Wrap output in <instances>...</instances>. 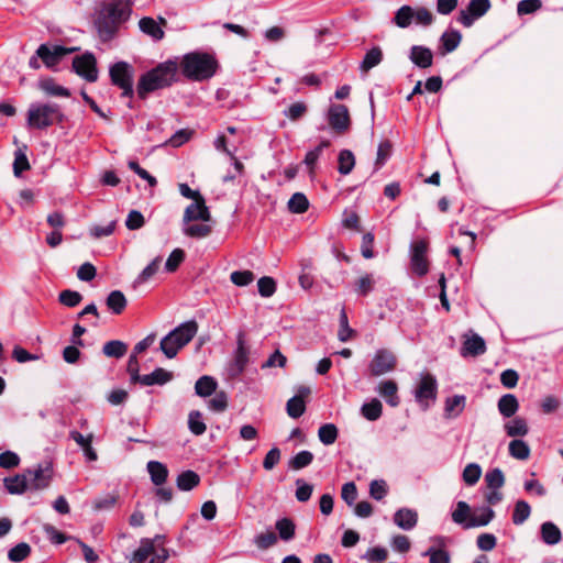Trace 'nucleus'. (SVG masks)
<instances>
[{
  "instance_id": "obj_5",
  "label": "nucleus",
  "mask_w": 563,
  "mask_h": 563,
  "mask_svg": "<svg viewBox=\"0 0 563 563\" xmlns=\"http://www.w3.org/2000/svg\"><path fill=\"white\" fill-rule=\"evenodd\" d=\"M197 332L198 323L196 320L183 322L161 340L159 350L167 358H174L195 338Z\"/></svg>"
},
{
  "instance_id": "obj_49",
  "label": "nucleus",
  "mask_w": 563,
  "mask_h": 563,
  "mask_svg": "<svg viewBox=\"0 0 563 563\" xmlns=\"http://www.w3.org/2000/svg\"><path fill=\"white\" fill-rule=\"evenodd\" d=\"M375 280L372 274H365L355 282V292L367 296L374 289Z\"/></svg>"
},
{
  "instance_id": "obj_18",
  "label": "nucleus",
  "mask_w": 563,
  "mask_h": 563,
  "mask_svg": "<svg viewBox=\"0 0 563 563\" xmlns=\"http://www.w3.org/2000/svg\"><path fill=\"white\" fill-rule=\"evenodd\" d=\"M486 352V343L485 340L476 334L472 333L470 336L467 334L464 335V341L460 351L461 356H479Z\"/></svg>"
},
{
  "instance_id": "obj_14",
  "label": "nucleus",
  "mask_w": 563,
  "mask_h": 563,
  "mask_svg": "<svg viewBox=\"0 0 563 563\" xmlns=\"http://www.w3.org/2000/svg\"><path fill=\"white\" fill-rule=\"evenodd\" d=\"M489 8V0H470L467 7L460 11L457 21L464 26H471L474 21L483 16Z\"/></svg>"
},
{
  "instance_id": "obj_46",
  "label": "nucleus",
  "mask_w": 563,
  "mask_h": 563,
  "mask_svg": "<svg viewBox=\"0 0 563 563\" xmlns=\"http://www.w3.org/2000/svg\"><path fill=\"white\" fill-rule=\"evenodd\" d=\"M30 553H31V547L25 542H21L9 550L8 559L11 562L18 563V562H22L23 560H25L30 555Z\"/></svg>"
},
{
  "instance_id": "obj_38",
  "label": "nucleus",
  "mask_w": 563,
  "mask_h": 563,
  "mask_svg": "<svg viewBox=\"0 0 563 563\" xmlns=\"http://www.w3.org/2000/svg\"><path fill=\"white\" fill-rule=\"evenodd\" d=\"M505 431L508 437H523L528 433L529 428L523 418L516 417L505 424Z\"/></svg>"
},
{
  "instance_id": "obj_45",
  "label": "nucleus",
  "mask_w": 563,
  "mask_h": 563,
  "mask_svg": "<svg viewBox=\"0 0 563 563\" xmlns=\"http://www.w3.org/2000/svg\"><path fill=\"white\" fill-rule=\"evenodd\" d=\"M309 208V201L302 192L294 194L288 200V209L292 213H303Z\"/></svg>"
},
{
  "instance_id": "obj_37",
  "label": "nucleus",
  "mask_w": 563,
  "mask_h": 563,
  "mask_svg": "<svg viewBox=\"0 0 563 563\" xmlns=\"http://www.w3.org/2000/svg\"><path fill=\"white\" fill-rule=\"evenodd\" d=\"M361 413L368 421H376L383 413V405L378 399L374 398L361 407Z\"/></svg>"
},
{
  "instance_id": "obj_56",
  "label": "nucleus",
  "mask_w": 563,
  "mask_h": 563,
  "mask_svg": "<svg viewBox=\"0 0 563 563\" xmlns=\"http://www.w3.org/2000/svg\"><path fill=\"white\" fill-rule=\"evenodd\" d=\"M471 508L465 501H459L455 510L452 512V520L457 525H463L468 521Z\"/></svg>"
},
{
  "instance_id": "obj_53",
  "label": "nucleus",
  "mask_w": 563,
  "mask_h": 563,
  "mask_svg": "<svg viewBox=\"0 0 563 563\" xmlns=\"http://www.w3.org/2000/svg\"><path fill=\"white\" fill-rule=\"evenodd\" d=\"M58 300L62 305L73 308L81 302L82 296L78 291L65 289L59 292Z\"/></svg>"
},
{
  "instance_id": "obj_24",
  "label": "nucleus",
  "mask_w": 563,
  "mask_h": 563,
  "mask_svg": "<svg viewBox=\"0 0 563 563\" xmlns=\"http://www.w3.org/2000/svg\"><path fill=\"white\" fill-rule=\"evenodd\" d=\"M5 489L13 495H21L30 490L25 472L3 479Z\"/></svg>"
},
{
  "instance_id": "obj_64",
  "label": "nucleus",
  "mask_w": 563,
  "mask_h": 563,
  "mask_svg": "<svg viewBox=\"0 0 563 563\" xmlns=\"http://www.w3.org/2000/svg\"><path fill=\"white\" fill-rule=\"evenodd\" d=\"M190 238L202 239L211 233V227L208 224H191L184 230Z\"/></svg>"
},
{
  "instance_id": "obj_13",
  "label": "nucleus",
  "mask_w": 563,
  "mask_h": 563,
  "mask_svg": "<svg viewBox=\"0 0 563 563\" xmlns=\"http://www.w3.org/2000/svg\"><path fill=\"white\" fill-rule=\"evenodd\" d=\"M76 49V47L67 48L60 45L49 46L47 44H42L36 49V56L42 59L47 68H53L65 55L70 54Z\"/></svg>"
},
{
  "instance_id": "obj_44",
  "label": "nucleus",
  "mask_w": 563,
  "mask_h": 563,
  "mask_svg": "<svg viewBox=\"0 0 563 563\" xmlns=\"http://www.w3.org/2000/svg\"><path fill=\"white\" fill-rule=\"evenodd\" d=\"M313 461V454L310 451L303 450L298 452L290 459L288 465L291 470L299 471L309 466Z\"/></svg>"
},
{
  "instance_id": "obj_39",
  "label": "nucleus",
  "mask_w": 563,
  "mask_h": 563,
  "mask_svg": "<svg viewBox=\"0 0 563 563\" xmlns=\"http://www.w3.org/2000/svg\"><path fill=\"white\" fill-rule=\"evenodd\" d=\"M128 345L120 340H112L104 343L102 352L108 357L121 358L125 355Z\"/></svg>"
},
{
  "instance_id": "obj_17",
  "label": "nucleus",
  "mask_w": 563,
  "mask_h": 563,
  "mask_svg": "<svg viewBox=\"0 0 563 563\" xmlns=\"http://www.w3.org/2000/svg\"><path fill=\"white\" fill-rule=\"evenodd\" d=\"M211 219L210 211L206 206V200L203 197L194 200L186 209L184 213L183 221L185 223H189L191 221H209Z\"/></svg>"
},
{
  "instance_id": "obj_6",
  "label": "nucleus",
  "mask_w": 563,
  "mask_h": 563,
  "mask_svg": "<svg viewBox=\"0 0 563 563\" xmlns=\"http://www.w3.org/2000/svg\"><path fill=\"white\" fill-rule=\"evenodd\" d=\"M109 77L111 85L121 89L122 98H133L136 91L133 88L134 68L131 64L124 60L113 63L109 67Z\"/></svg>"
},
{
  "instance_id": "obj_62",
  "label": "nucleus",
  "mask_w": 563,
  "mask_h": 563,
  "mask_svg": "<svg viewBox=\"0 0 563 563\" xmlns=\"http://www.w3.org/2000/svg\"><path fill=\"white\" fill-rule=\"evenodd\" d=\"M230 279L234 285L244 287L254 280V274L251 271H235L231 273Z\"/></svg>"
},
{
  "instance_id": "obj_19",
  "label": "nucleus",
  "mask_w": 563,
  "mask_h": 563,
  "mask_svg": "<svg viewBox=\"0 0 563 563\" xmlns=\"http://www.w3.org/2000/svg\"><path fill=\"white\" fill-rule=\"evenodd\" d=\"M376 390L390 407H397L400 404L398 386L395 380L388 379L380 382Z\"/></svg>"
},
{
  "instance_id": "obj_50",
  "label": "nucleus",
  "mask_w": 563,
  "mask_h": 563,
  "mask_svg": "<svg viewBox=\"0 0 563 563\" xmlns=\"http://www.w3.org/2000/svg\"><path fill=\"white\" fill-rule=\"evenodd\" d=\"M188 428L195 435H201L206 432L207 427L199 411H191L189 413Z\"/></svg>"
},
{
  "instance_id": "obj_9",
  "label": "nucleus",
  "mask_w": 563,
  "mask_h": 563,
  "mask_svg": "<svg viewBox=\"0 0 563 563\" xmlns=\"http://www.w3.org/2000/svg\"><path fill=\"white\" fill-rule=\"evenodd\" d=\"M429 242L427 239H418L411 242L409 247L410 267L415 275L422 277L428 274L430 262L428 260Z\"/></svg>"
},
{
  "instance_id": "obj_10",
  "label": "nucleus",
  "mask_w": 563,
  "mask_h": 563,
  "mask_svg": "<svg viewBox=\"0 0 563 563\" xmlns=\"http://www.w3.org/2000/svg\"><path fill=\"white\" fill-rule=\"evenodd\" d=\"M27 477L30 490H43L51 485L53 478V463L45 461L37 464L34 468L24 471Z\"/></svg>"
},
{
  "instance_id": "obj_34",
  "label": "nucleus",
  "mask_w": 563,
  "mask_h": 563,
  "mask_svg": "<svg viewBox=\"0 0 563 563\" xmlns=\"http://www.w3.org/2000/svg\"><path fill=\"white\" fill-rule=\"evenodd\" d=\"M199 475L194 471H185L177 476V487L180 490L188 492L198 486Z\"/></svg>"
},
{
  "instance_id": "obj_30",
  "label": "nucleus",
  "mask_w": 563,
  "mask_h": 563,
  "mask_svg": "<svg viewBox=\"0 0 563 563\" xmlns=\"http://www.w3.org/2000/svg\"><path fill=\"white\" fill-rule=\"evenodd\" d=\"M38 88L48 96L69 97L70 91L55 82L53 78H44L38 81Z\"/></svg>"
},
{
  "instance_id": "obj_40",
  "label": "nucleus",
  "mask_w": 563,
  "mask_h": 563,
  "mask_svg": "<svg viewBox=\"0 0 563 563\" xmlns=\"http://www.w3.org/2000/svg\"><path fill=\"white\" fill-rule=\"evenodd\" d=\"M338 435V428L333 423H324L318 430L319 440L324 445L333 444L336 441Z\"/></svg>"
},
{
  "instance_id": "obj_28",
  "label": "nucleus",
  "mask_w": 563,
  "mask_h": 563,
  "mask_svg": "<svg viewBox=\"0 0 563 563\" xmlns=\"http://www.w3.org/2000/svg\"><path fill=\"white\" fill-rule=\"evenodd\" d=\"M147 471L150 473L151 481L156 486H162L168 477L167 467L158 461H150L147 463Z\"/></svg>"
},
{
  "instance_id": "obj_60",
  "label": "nucleus",
  "mask_w": 563,
  "mask_h": 563,
  "mask_svg": "<svg viewBox=\"0 0 563 563\" xmlns=\"http://www.w3.org/2000/svg\"><path fill=\"white\" fill-rule=\"evenodd\" d=\"M422 555L429 556L430 563H450V554L443 549L431 547Z\"/></svg>"
},
{
  "instance_id": "obj_31",
  "label": "nucleus",
  "mask_w": 563,
  "mask_h": 563,
  "mask_svg": "<svg viewBox=\"0 0 563 563\" xmlns=\"http://www.w3.org/2000/svg\"><path fill=\"white\" fill-rule=\"evenodd\" d=\"M275 528L278 532V537L283 541H290L295 538L296 534V525L295 522L287 517L278 519L275 523Z\"/></svg>"
},
{
  "instance_id": "obj_2",
  "label": "nucleus",
  "mask_w": 563,
  "mask_h": 563,
  "mask_svg": "<svg viewBox=\"0 0 563 563\" xmlns=\"http://www.w3.org/2000/svg\"><path fill=\"white\" fill-rule=\"evenodd\" d=\"M178 63L173 59L159 63L142 74L136 84V93L145 100L150 93L170 87L177 80Z\"/></svg>"
},
{
  "instance_id": "obj_42",
  "label": "nucleus",
  "mask_w": 563,
  "mask_h": 563,
  "mask_svg": "<svg viewBox=\"0 0 563 563\" xmlns=\"http://www.w3.org/2000/svg\"><path fill=\"white\" fill-rule=\"evenodd\" d=\"M531 514V507L526 500H518L512 512V522L516 526L522 525Z\"/></svg>"
},
{
  "instance_id": "obj_61",
  "label": "nucleus",
  "mask_w": 563,
  "mask_h": 563,
  "mask_svg": "<svg viewBox=\"0 0 563 563\" xmlns=\"http://www.w3.org/2000/svg\"><path fill=\"white\" fill-rule=\"evenodd\" d=\"M388 488L384 479H374L369 484V495L376 500H382L387 495Z\"/></svg>"
},
{
  "instance_id": "obj_55",
  "label": "nucleus",
  "mask_w": 563,
  "mask_h": 563,
  "mask_svg": "<svg viewBox=\"0 0 563 563\" xmlns=\"http://www.w3.org/2000/svg\"><path fill=\"white\" fill-rule=\"evenodd\" d=\"M185 260V251L181 249H175L168 256L165 263V271L174 273L178 269L179 265Z\"/></svg>"
},
{
  "instance_id": "obj_4",
  "label": "nucleus",
  "mask_w": 563,
  "mask_h": 563,
  "mask_svg": "<svg viewBox=\"0 0 563 563\" xmlns=\"http://www.w3.org/2000/svg\"><path fill=\"white\" fill-rule=\"evenodd\" d=\"M66 120L60 106L54 102H33L27 110L26 123L31 129L45 130Z\"/></svg>"
},
{
  "instance_id": "obj_48",
  "label": "nucleus",
  "mask_w": 563,
  "mask_h": 563,
  "mask_svg": "<svg viewBox=\"0 0 563 563\" xmlns=\"http://www.w3.org/2000/svg\"><path fill=\"white\" fill-rule=\"evenodd\" d=\"M339 321L340 329L338 332V338L341 342H346L354 335L355 332L349 325V319L344 308L341 309Z\"/></svg>"
},
{
  "instance_id": "obj_36",
  "label": "nucleus",
  "mask_w": 563,
  "mask_h": 563,
  "mask_svg": "<svg viewBox=\"0 0 563 563\" xmlns=\"http://www.w3.org/2000/svg\"><path fill=\"white\" fill-rule=\"evenodd\" d=\"M217 389V382L211 376H201L195 384V391L200 397H208Z\"/></svg>"
},
{
  "instance_id": "obj_59",
  "label": "nucleus",
  "mask_w": 563,
  "mask_h": 563,
  "mask_svg": "<svg viewBox=\"0 0 563 563\" xmlns=\"http://www.w3.org/2000/svg\"><path fill=\"white\" fill-rule=\"evenodd\" d=\"M257 288H258V292L262 297L268 298L275 294L276 283L274 280V278L264 276L258 279Z\"/></svg>"
},
{
  "instance_id": "obj_25",
  "label": "nucleus",
  "mask_w": 563,
  "mask_h": 563,
  "mask_svg": "<svg viewBox=\"0 0 563 563\" xmlns=\"http://www.w3.org/2000/svg\"><path fill=\"white\" fill-rule=\"evenodd\" d=\"M158 539H161V536H156L154 540L142 539L139 549L133 552L129 563H143L154 552V542Z\"/></svg>"
},
{
  "instance_id": "obj_35",
  "label": "nucleus",
  "mask_w": 563,
  "mask_h": 563,
  "mask_svg": "<svg viewBox=\"0 0 563 563\" xmlns=\"http://www.w3.org/2000/svg\"><path fill=\"white\" fill-rule=\"evenodd\" d=\"M355 166V156L350 150H342L338 156V172L341 175H349Z\"/></svg>"
},
{
  "instance_id": "obj_63",
  "label": "nucleus",
  "mask_w": 563,
  "mask_h": 563,
  "mask_svg": "<svg viewBox=\"0 0 563 563\" xmlns=\"http://www.w3.org/2000/svg\"><path fill=\"white\" fill-rule=\"evenodd\" d=\"M297 489H296V498L298 501L306 503L310 499L313 486L303 482L302 479L296 481Z\"/></svg>"
},
{
  "instance_id": "obj_11",
  "label": "nucleus",
  "mask_w": 563,
  "mask_h": 563,
  "mask_svg": "<svg viewBox=\"0 0 563 563\" xmlns=\"http://www.w3.org/2000/svg\"><path fill=\"white\" fill-rule=\"evenodd\" d=\"M396 366L397 356L388 349H379L368 364V372L371 376L378 377L393 372Z\"/></svg>"
},
{
  "instance_id": "obj_43",
  "label": "nucleus",
  "mask_w": 563,
  "mask_h": 563,
  "mask_svg": "<svg viewBox=\"0 0 563 563\" xmlns=\"http://www.w3.org/2000/svg\"><path fill=\"white\" fill-rule=\"evenodd\" d=\"M286 410L289 417L297 419L306 411L305 399L301 396L291 397L286 404Z\"/></svg>"
},
{
  "instance_id": "obj_51",
  "label": "nucleus",
  "mask_w": 563,
  "mask_h": 563,
  "mask_svg": "<svg viewBox=\"0 0 563 563\" xmlns=\"http://www.w3.org/2000/svg\"><path fill=\"white\" fill-rule=\"evenodd\" d=\"M482 475V468L476 463H470L465 466L463 471V481L466 485L473 486L475 485Z\"/></svg>"
},
{
  "instance_id": "obj_57",
  "label": "nucleus",
  "mask_w": 563,
  "mask_h": 563,
  "mask_svg": "<svg viewBox=\"0 0 563 563\" xmlns=\"http://www.w3.org/2000/svg\"><path fill=\"white\" fill-rule=\"evenodd\" d=\"M30 163L25 155V153L19 148L14 153V162H13V173L16 177L21 176V174L25 170L30 169Z\"/></svg>"
},
{
  "instance_id": "obj_41",
  "label": "nucleus",
  "mask_w": 563,
  "mask_h": 563,
  "mask_svg": "<svg viewBox=\"0 0 563 563\" xmlns=\"http://www.w3.org/2000/svg\"><path fill=\"white\" fill-rule=\"evenodd\" d=\"M509 454L517 460L525 461L530 456V448L523 440L515 439L509 443Z\"/></svg>"
},
{
  "instance_id": "obj_15",
  "label": "nucleus",
  "mask_w": 563,
  "mask_h": 563,
  "mask_svg": "<svg viewBox=\"0 0 563 563\" xmlns=\"http://www.w3.org/2000/svg\"><path fill=\"white\" fill-rule=\"evenodd\" d=\"M438 390V383L433 375L430 373L421 374L420 383L415 391L416 400L428 407V401L435 400Z\"/></svg>"
},
{
  "instance_id": "obj_12",
  "label": "nucleus",
  "mask_w": 563,
  "mask_h": 563,
  "mask_svg": "<svg viewBox=\"0 0 563 563\" xmlns=\"http://www.w3.org/2000/svg\"><path fill=\"white\" fill-rule=\"evenodd\" d=\"M71 67L79 77L88 82L98 80L97 60L92 53L86 52L82 55L75 56Z\"/></svg>"
},
{
  "instance_id": "obj_1",
  "label": "nucleus",
  "mask_w": 563,
  "mask_h": 563,
  "mask_svg": "<svg viewBox=\"0 0 563 563\" xmlns=\"http://www.w3.org/2000/svg\"><path fill=\"white\" fill-rule=\"evenodd\" d=\"M132 2L130 0L103 1L96 9L93 25L99 35H115L122 24L131 16Z\"/></svg>"
},
{
  "instance_id": "obj_52",
  "label": "nucleus",
  "mask_w": 563,
  "mask_h": 563,
  "mask_svg": "<svg viewBox=\"0 0 563 563\" xmlns=\"http://www.w3.org/2000/svg\"><path fill=\"white\" fill-rule=\"evenodd\" d=\"M278 537L273 531H266L255 536L254 544L260 550H267L277 543Z\"/></svg>"
},
{
  "instance_id": "obj_27",
  "label": "nucleus",
  "mask_w": 563,
  "mask_h": 563,
  "mask_svg": "<svg viewBox=\"0 0 563 563\" xmlns=\"http://www.w3.org/2000/svg\"><path fill=\"white\" fill-rule=\"evenodd\" d=\"M498 410L501 416L505 418H510L515 416V413L519 409V402L515 395L512 394H506L501 396L498 400Z\"/></svg>"
},
{
  "instance_id": "obj_47",
  "label": "nucleus",
  "mask_w": 563,
  "mask_h": 563,
  "mask_svg": "<svg viewBox=\"0 0 563 563\" xmlns=\"http://www.w3.org/2000/svg\"><path fill=\"white\" fill-rule=\"evenodd\" d=\"M139 27L146 35H164L162 26L150 16L142 18L139 22Z\"/></svg>"
},
{
  "instance_id": "obj_33",
  "label": "nucleus",
  "mask_w": 563,
  "mask_h": 563,
  "mask_svg": "<svg viewBox=\"0 0 563 563\" xmlns=\"http://www.w3.org/2000/svg\"><path fill=\"white\" fill-rule=\"evenodd\" d=\"M383 60V51L378 46L372 47L364 56L360 69L367 73Z\"/></svg>"
},
{
  "instance_id": "obj_54",
  "label": "nucleus",
  "mask_w": 563,
  "mask_h": 563,
  "mask_svg": "<svg viewBox=\"0 0 563 563\" xmlns=\"http://www.w3.org/2000/svg\"><path fill=\"white\" fill-rule=\"evenodd\" d=\"M485 482L492 489H499L505 484V476L500 468L488 471L485 475Z\"/></svg>"
},
{
  "instance_id": "obj_22",
  "label": "nucleus",
  "mask_w": 563,
  "mask_h": 563,
  "mask_svg": "<svg viewBox=\"0 0 563 563\" xmlns=\"http://www.w3.org/2000/svg\"><path fill=\"white\" fill-rule=\"evenodd\" d=\"M173 379V373L162 367L155 368L151 374L142 375L137 380L143 386L164 385Z\"/></svg>"
},
{
  "instance_id": "obj_26",
  "label": "nucleus",
  "mask_w": 563,
  "mask_h": 563,
  "mask_svg": "<svg viewBox=\"0 0 563 563\" xmlns=\"http://www.w3.org/2000/svg\"><path fill=\"white\" fill-rule=\"evenodd\" d=\"M541 539L545 544L555 545L562 540V532L556 525L545 521L540 528Z\"/></svg>"
},
{
  "instance_id": "obj_23",
  "label": "nucleus",
  "mask_w": 563,
  "mask_h": 563,
  "mask_svg": "<svg viewBox=\"0 0 563 563\" xmlns=\"http://www.w3.org/2000/svg\"><path fill=\"white\" fill-rule=\"evenodd\" d=\"M410 60L420 68H428L432 65V52L423 46H412L410 49Z\"/></svg>"
},
{
  "instance_id": "obj_8",
  "label": "nucleus",
  "mask_w": 563,
  "mask_h": 563,
  "mask_svg": "<svg viewBox=\"0 0 563 563\" xmlns=\"http://www.w3.org/2000/svg\"><path fill=\"white\" fill-rule=\"evenodd\" d=\"M250 347L246 344V334L240 331L236 334V347L233 352V357L228 364V374L230 377L235 378L245 371L250 362Z\"/></svg>"
},
{
  "instance_id": "obj_21",
  "label": "nucleus",
  "mask_w": 563,
  "mask_h": 563,
  "mask_svg": "<svg viewBox=\"0 0 563 563\" xmlns=\"http://www.w3.org/2000/svg\"><path fill=\"white\" fill-rule=\"evenodd\" d=\"M495 517V511L489 507L476 509L464 523L465 529L487 526Z\"/></svg>"
},
{
  "instance_id": "obj_3",
  "label": "nucleus",
  "mask_w": 563,
  "mask_h": 563,
  "mask_svg": "<svg viewBox=\"0 0 563 563\" xmlns=\"http://www.w3.org/2000/svg\"><path fill=\"white\" fill-rule=\"evenodd\" d=\"M178 68L188 80L201 82L217 74L219 62L213 53L195 51L181 57Z\"/></svg>"
},
{
  "instance_id": "obj_29",
  "label": "nucleus",
  "mask_w": 563,
  "mask_h": 563,
  "mask_svg": "<svg viewBox=\"0 0 563 563\" xmlns=\"http://www.w3.org/2000/svg\"><path fill=\"white\" fill-rule=\"evenodd\" d=\"M106 305L114 314H121L126 308L128 300L121 290H112L106 299Z\"/></svg>"
},
{
  "instance_id": "obj_20",
  "label": "nucleus",
  "mask_w": 563,
  "mask_h": 563,
  "mask_svg": "<svg viewBox=\"0 0 563 563\" xmlns=\"http://www.w3.org/2000/svg\"><path fill=\"white\" fill-rule=\"evenodd\" d=\"M394 522L402 530H412L417 526L418 514L409 508H400L394 515Z\"/></svg>"
},
{
  "instance_id": "obj_32",
  "label": "nucleus",
  "mask_w": 563,
  "mask_h": 563,
  "mask_svg": "<svg viewBox=\"0 0 563 563\" xmlns=\"http://www.w3.org/2000/svg\"><path fill=\"white\" fill-rule=\"evenodd\" d=\"M466 402V398L463 395H455L453 397H449L445 400V416L448 418L457 417L464 409Z\"/></svg>"
},
{
  "instance_id": "obj_16",
  "label": "nucleus",
  "mask_w": 563,
  "mask_h": 563,
  "mask_svg": "<svg viewBox=\"0 0 563 563\" xmlns=\"http://www.w3.org/2000/svg\"><path fill=\"white\" fill-rule=\"evenodd\" d=\"M328 122L336 134H344L350 128V115L346 106L332 104L328 112Z\"/></svg>"
},
{
  "instance_id": "obj_58",
  "label": "nucleus",
  "mask_w": 563,
  "mask_h": 563,
  "mask_svg": "<svg viewBox=\"0 0 563 563\" xmlns=\"http://www.w3.org/2000/svg\"><path fill=\"white\" fill-rule=\"evenodd\" d=\"M391 155V144L389 141L380 142L377 148V157L375 161V170H378L382 166L385 165L387 159Z\"/></svg>"
},
{
  "instance_id": "obj_7",
  "label": "nucleus",
  "mask_w": 563,
  "mask_h": 563,
  "mask_svg": "<svg viewBox=\"0 0 563 563\" xmlns=\"http://www.w3.org/2000/svg\"><path fill=\"white\" fill-rule=\"evenodd\" d=\"M393 22L401 29L412 24L427 26L433 22V14L423 7L402 5L396 11Z\"/></svg>"
}]
</instances>
